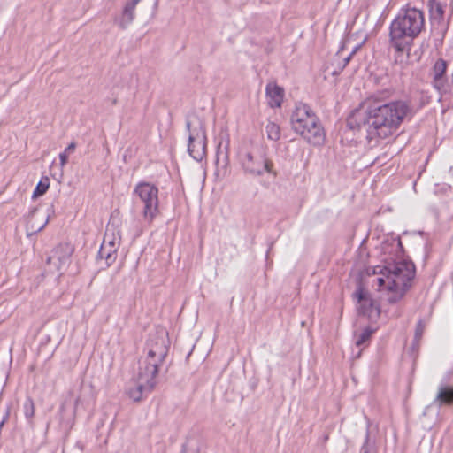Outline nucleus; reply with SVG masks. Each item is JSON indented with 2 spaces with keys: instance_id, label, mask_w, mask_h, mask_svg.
<instances>
[{
  "instance_id": "nucleus-1",
  "label": "nucleus",
  "mask_w": 453,
  "mask_h": 453,
  "mask_svg": "<svg viewBox=\"0 0 453 453\" xmlns=\"http://www.w3.org/2000/svg\"><path fill=\"white\" fill-rule=\"evenodd\" d=\"M413 112L408 102L392 101L386 104L374 103L363 112L356 110L349 117L347 123L351 129L365 128L367 138H387L392 135Z\"/></svg>"
},
{
  "instance_id": "nucleus-2",
  "label": "nucleus",
  "mask_w": 453,
  "mask_h": 453,
  "mask_svg": "<svg viewBox=\"0 0 453 453\" xmlns=\"http://www.w3.org/2000/svg\"><path fill=\"white\" fill-rule=\"evenodd\" d=\"M147 355L140 360L139 371L134 388H129V397L139 402L149 394L157 383V375L168 353L167 334L161 331L151 336L147 342Z\"/></svg>"
},
{
  "instance_id": "nucleus-3",
  "label": "nucleus",
  "mask_w": 453,
  "mask_h": 453,
  "mask_svg": "<svg viewBox=\"0 0 453 453\" xmlns=\"http://www.w3.org/2000/svg\"><path fill=\"white\" fill-rule=\"evenodd\" d=\"M425 28L424 12L407 5L398 12L389 27V43L397 56L395 63H403L409 57L410 47Z\"/></svg>"
},
{
  "instance_id": "nucleus-4",
  "label": "nucleus",
  "mask_w": 453,
  "mask_h": 453,
  "mask_svg": "<svg viewBox=\"0 0 453 453\" xmlns=\"http://www.w3.org/2000/svg\"><path fill=\"white\" fill-rule=\"evenodd\" d=\"M374 274L378 290H387L389 293L388 301L391 303L401 300L414 276L412 268L404 263L389 264L387 266H377Z\"/></svg>"
},
{
  "instance_id": "nucleus-5",
  "label": "nucleus",
  "mask_w": 453,
  "mask_h": 453,
  "mask_svg": "<svg viewBox=\"0 0 453 453\" xmlns=\"http://www.w3.org/2000/svg\"><path fill=\"white\" fill-rule=\"evenodd\" d=\"M293 130L312 145H321L325 141V132L321 124L311 109L303 103L296 104L290 117Z\"/></svg>"
},
{
  "instance_id": "nucleus-6",
  "label": "nucleus",
  "mask_w": 453,
  "mask_h": 453,
  "mask_svg": "<svg viewBox=\"0 0 453 453\" xmlns=\"http://www.w3.org/2000/svg\"><path fill=\"white\" fill-rule=\"evenodd\" d=\"M241 165L246 174L253 177H260L265 173L277 176L273 161L266 156L262 149H254L241 156Z\"/></svg>"
},
{
  "instance_id": "nucleus-7",
  "label": "nucleus",
  "mask_w": 453,
  "mask_h": 453,
  "mask_svg": "<svg viewBox=\"0 0 453 453\" xmlns=\"http://www.w3.org/2000/svg\"><path fill=\"white\" fill-rule=\"evenodd\" d=\"M134 193L143 204L142 216L145 221L151 222L158 213V188L149 182H141Z\"/></svg>"
},
{
  "instance_id": "nucleus-8",
  "label": "nucleus",
  "mask_w": 453,
  "mask_h": 453,
  "mask_svg": "<svg viewBox=\"0 0 453 453\" xmlns=\"http://www.w3.org/2000/svg\"><path fill=\"white\" fill-rule=\"evenodd\" d=\"M189 131L188 153L196 161H202L206 154V132L203 125L199 123L198 127L191 129V123L187 122Z\"/></svg>"
},
{
  "instance_id": "nucleus-9",
  "label": "nucleus",
  "mask_w": 453,
  "mask_h": 453,
  "mask_svg": "<svg viewBox=\"0 0 453 453\" xmlns=\"http://www.w3.org/2000/svg\"><path fill=\"white\" fill-rule=\"evenodd\" d=\"M73 251V247L68 243H62L52 250L47 258L48 270L50 273H60L66 269L70 263V257Z\"/></svg>"
},
{
  "instance_id": "nucleus-10",
  "label": "nucleus",
  "mask_w": 453,
  "mask_h": 453,
  "mask_svg": "<svg viewBox=\"0 0 453 453\" xmlns=\"http://www.w3.org/2000/svg\"><path fill=\"white\" fill-rule=\"evenodd\" d=\"M357 299V311L359 314L366 316L370 319L379 318L380 309L376 300L372 299L370 294L362 288H358L354 293Z\"/></svg>"
},
{
  "instance_id": "nucleus-11",
  "label": "nucleus",
  "mask_w": 453,
  "mask_h": 453,
  "mask_svg": "<svg viewBox=\"0 0 453 453\" xmlns=\"http://www.w3.org/2000/svg\"><path fill=\"white\" fill-rule=\"evenodd\" d=\"M447 70V63L443 59H438L434 65L432 70L434 87L442 95L445 96L450 92V88L447 84L445 74Z\"/></svg>"
},
{
  "instance_id": "nucleus-12",
  "label": "nucleus",
  "mask_w": 453,
  "mask_h": 453,
  "mask_svg": "<svg viewBox=\"0 0 453 453\" xmlns=\"http://www.w3.org/2000/svg\"><path fill=\"white\" fill-rule=\"evenodd\" d=\"M120 240L121 234L119 229V220L111 218L106 226L102 245L117 251L120 244Z\"/></svg>"
},
{
  "instance_id": "nucleus-13",
  "label": "nucleus",
  "mask_w": 453,
  "mask_h": 453,
  "mask_svg": "<svg viewBox=\"0 0 453 453\" xmlns=\"http://www.w3.org/2000/svg\"><path fill=\"white\" fill-rule=\"evenodd\" d=\"M142 0H129L126 3L121 13L114 18V23L120 29H127L135 18L136 5Z\"/></svg>"
},
{
  "instance_id": "nucleus-14",
  "label": "nucleus",
  "mask_w": 453,
  "mask_h": 453,
  "mask_svg": "<svg viewBox=\"0 0 453 453\" xmlns=\"http://www.w3.org/2000/svg\"><path fill=\"white\" fill-rule=\"evenodd\" d=\"M265 94L268 104L272 108L281 106L284 98V89L275 82H269L265 88Z\"/></svg>"
},
{
  "instance_id": "nucleus-15",
  "label": "nucleus",
  "mask_w": 453,
  "mask_h": 453,
  "mask_svg": "<svg viewBox=\"0 0 453 453\" xmlns=\"http://www.w3.org/2000/svg\"><path fill=\"white\" fill-rule=\"evenodd\" d=\"M433 403L437 404L439 407H441L442 405H452L453 386L440 385Z\"/></svg>"
},
{
  "instance_id": "nucleus-16",
  "label": "nucleus",
  "mask_w": 453,
  "mask_h": 453,
  "mask_svg": "<svg viewBox=\"0 0 453 453\" xmlns=\"http://www.w3.org/2000/svg\"><path fill=\"white\" fill-rule=\"evenodd\" d=\"M117 257V251L104 246L101 244L100 250L98 251V258L101 260H104L105 265H111Z\"/></svg>"
},
{
  "instance_id": "nucleus-17",
  "label": "nucleus",
  "mask_w": 453,
  "mask_h": 453,
  "mask_svg": "<svg viewBox=\"0 0 453 453\" xmlns=\"http://www.w3.org/2000/svg\"><path fill=\"white\" fill-rule=\"evenodd\" d=\"M78 401H79V399H76L74 407L72 410L70 415H65V411H66L67 408L69 407L67 401H65L60 406V415H61L60 419H61V422L65 423L66 426H71V424L73 421L74 415H75V409L78 404Z\"/></svg>"
},
{
  "instance_id": "nucleus-18",
  "label": "nucleus",
  "mask_w": 453,
  "mask_h": 453,
  "mask_svg": "<svg viewBox=\"0 0 453 453\" xmlns=\"http://www.w3.org/2000/svg\"><path fill=\"white\" fill-rule=\"evenodd\" d=\"M429 12L434 19H442L444 15V6L438 0H429Z\"/></svg>"
},
{
  "instance_id": "nucleus-19",
  "label": "nucleus",
  "mask_w": 453,
  "mask_h": 453,
  "mask_svg": "<svg viewBox=\"0 0 453 453\" xmlns=\"http://www.w3.org/2000/svg\"><path fill=\"white\" fill-rule=\"evenodd\" d=\"M267 138L272 141H278L280 138V128L274 122H269L265 127Z\"/></svg>"
},
{
  "instance_id": "nucleus-20",
  "label": "nucleus",
  "mask_w": 453,
  "mask_h": 453,
  "mask_svg": "<svg viewBox=\"0 0 453 453\" xmlns=\"http://www.w3.org/2000/svg\"><path fill=\"white\" fill-rule=\"evenodd\" d=\"M49 187H50V179L48 177L42 178L39 181L37 186L35 187V188L34 190V193H33V196L36 197V196H42L43 194L46 193V191L48 190Z\"/></svg>"
},
{
  "instance_id": "nucleus-21",
  "label": "nucleus",
  "mask_w": 453,
  "mask_h": 453,
  "mask_svg": "<svg viewBox=\"0 0 453 453\" xmlns=\"http://www.w3.org/2000/svg\"><path fill=\"white\" fill-rule=\"evenodd\" d=\"M372 330L370 328L364 329L358 335H357L356 345L361 347L365 344L371 338Z\"/></svg>"
},
{
  "instance_id": "nucleus-22",
  "label": "nucleus",
  "mask_w": 453,
  "mask_h": 453,
  "mask_svg": "<svg viewBox=\"0 0 453 453\" xmlns=\"http://www.w3.org/2000/svg\"><path fill=\"white\" fill-rule=\"evenodd\" d=\"M24 415L27 419H31L35 415V405L31 398H27L23 404Z\"/></svg>"
},
{
  "instance_id": "nucleus-23",
  "label": "nucleus",
  "mask_w": 453,
  "mask_h": 453,
  "mask_svg": "<svg viewBox=\"0 0 453 453\" xmlns=\"http://www.w3.org/2000/svg\"><path fill=\"white\" fill-rule=\"evenodd\" d=\"M426 325L422 320H419L417 323L416 330H415V338L417 340L420 339L423 335V333L425 331Z\"/></svg>"
},
{
  "instance_id": "nucleus-24",
  "label": "nucleus",
  "mask_w": 453,
  "mask_h": 453,
  "mask_svg": "<svg viewBox=\"0 0 453 453\" xmlns=\"http://www.w3.org/2000/svg\"><path fill=\"white\" fill-rule=\"evenodd\" d=\"M182 453H199V449L196 445H192L191 442H188L183 446Z\"/></svg>"
},
{
  "instance_id": "nucleus-25",
  "label": "nucleus",
  "mask_w": 453,
  "mask_h": 453,
  "mask_svg": "<svg viewBox=\"0 0 453 453\" xmlns=\"http://www.w3.org/2000/svg\"><path fill=\"white\" fill-rule=\"evenodd\" d=\"M68 154H65L64 152L59 154V160H60V166L64 168L68 161Z\"/></svg>"
},
{
  "instance_id": "nucleus-26",
  "label": "nucleus",
  "mask_w": 453,
  "mask_h": 453,
  "mask_svg": "<svg viewBox=\"0 0 453 453\" xmlns=\"http://www.w3.org/2000/svg\"><path fill=\"white\" fill-rule=\"evenodd\" d=\"M75 148H76V143H75L74 142H71V143H70V144L65 148V150L63 152H64V153H65V154L70 155V154H72V153L74 151Z\"/></svg>"
},
{
  "instance_id": "nucleus-27",
  "label": "nucleus",
  "mask_w": 453,
  "mask_h": 453,
  "mask_svg": "<svg viewBox=\"0 0 453 453\" xmlns=\"http://www.w3.org/2000/svg\"><path fill=\"white\" fill-rule=\"evenodd\" d=\"M368 441H369V434L367 433L366 436H365V443L361 449V453H369V449L367 447Z\"/></svg>"
},
{
  "instance_id": "nucleus-28",
  "label": "nucleus",
  "mask_w": 453,
  "mask_h": 453,
  "mask_svg": "<svg viewBox=\"0 0 453 453\" xmlns=\"http://www.w3.org/2000/svg\"><path fill=\"white\" fill-rule=\"evenodd\" d=\"M355 52L356 50H353L352 52L347 58H344V65H346L349 62L350 58L355 54Z\"/></svg>"
},
{
  "instance_id": "nucleus-29",
  "label": "nucleus",
  "mask_w": 453,
  "mask_h": 453,
  "mask_svg": "<svg viewBox=\"0 0 453 453\" xmlns=\"http://www.w3.org/2000/svg\"><path fill=\"white\" fill-rule=\"evenodd\" d=\"M47 223H48V219H46L45 222L40 227H38L37 230L41 231L47 225Z\"/></svg>"
},
{
  "instance_id": "nucleus-30",
  "label": "nucleus",
  "mask_w": 453,
  "mask_h": 453,
  "mask_svg": "<svg viewBox=\"0 0 453 453\" xmlns=\"http://www.w3.org/2000/svg\"><path fill=\"white\" fill-rule=\"evenodd\" d=\"M5 418H6V417H4V418H3V420L1 421V423H0V427L4 425V421H5Z\"/></svg>"
}]
</instances>
